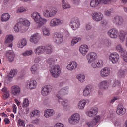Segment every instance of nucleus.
I'll return each instance as SVG.
<instances>
[{"label":"nucleus","instance_id":"nucleus-1","mask_svg":"<svg viewBox=\"0 0 127 127\" xmlns=\"http://www.w3.org/2000/svg\"><path fill=\"white\" fill-rule=\"evenodd\" d=\"M48 63L50 65L49 68L52 77L55 78H58L61 74V70L59 65H54L55 60L52 58H49L48 60Z\"/></svg>","mask_w":127,"mask_h":127},{"label":"nucleus","instance_id":"nucleus-2","mask_svg":"<svg viewBox=\"0 0 127 127\" xmlns=\"http://www.w3.org/2000/svg\"><path fill=\"white\" fill-rule=\"evenodd\" d=\"M30 25V22L26 19H20V21L17 23L14 27V30L15 32H18L19 31L21 32H25L28 27Z\"/></svg>","mask_w":127,"mask_h":127},{"label":"nucleus","instance_id":"nucleus-3","mask_svg":"<svg viewBox=\"0 0 127 127\" xmlns=\"http://www.w3.org/2000/svg\"><path fill=\"white\" fill-rule=\"evenodd\" d=\"M32 18L35 20L36 23L38 24V27L40 28V27H41V26L44 25L47 22V20L41 18L39 13L37 12H34L32 14Z\"/></svg>","mask_w":127,"mask_h":127},{"label":"nucleus","instance_id":"nucleus-4","mask_svg":"<svg viewBox=\"0 0 127 127\" xmlns=\"http://www.w3.org/2000/svg\"><path fill=\"white\" fill-rule=\"evenodd\" d=\"M69 25L73 30L78 29L80 27V21H79V19L78 18L71 19Z\"/></svg>","mask_w":127,"mask_h":127},{"label":"nucleus","instance_id":"nucleus-5","mask_svg":"<svg viewBox=\"0 0 127 127\" xmlns=\"http://www.w3.org/2000/svg\"><path fill=\"white\" fill-rule=\"evenodd\" d=\"M80 115L78 113L73 114L68 119V122L71 125H76L80 121Z\"/></svg>","mask_w":127,"mask_h":127},{"label":"nucleus","instance_id":"nucleus-6","mask_svg":"<svg viewBox=\"0 0 127 127\" xmlns=\"http://www.w3.org/2000/svg\"><path fill=\"white\" fill-rule=\"evenodd\" d=\"M68 92L69 87L68 86H65L61 88L58 92H57L56 97H57L58 99H60L61 97H64V96L67 95Z\"/></svg>","mask_w":127,"mask_h":127},{"label":"nucleus","instance_id":"nucleus-7","mask_svg":"<svg viewBox=\"0 0 127 127\" xmlns=\"http://www.w3.org/2000/svg\"><path fill=\"white\" fill-rule=\"evenodd\" d=\"M58 12V10L56 8H53L50 10L49 11L48 10H46L43 12V14L45 17L49 18V17H53L55 16L56 13Z\"/></svg>","mask_w":127,"mask_h":127},{"label":"nucleus","instance_id":"nucleus-8","mask_svg":"<svg viewBox=\"0 0 127 127\" xmlns=\"http://www.w3.org/2000/svg\"><path fill=\"white\" fill-rule=\"evenodd\" d=\"M64 21L57 18L52 19L50 22V26L51 27H55L59 26V25H62Z\"/></svg>","mask_w":127,"mask_h":127},{"label":"nucleus","instance_id":"nucleus-9","mask_svg":"<svg viewBox=\"0 0 127 127\" xmlns=\"http://www.w3.org/2000/svg\"><path fill=\"white\" fill-rule=\"evenodd\" d=\"M112 22L115 25L121 26L124 24V18L122 16H116L112 18Z\"/></svg>","mask_w":127,"mask_h":127},{"label":"nucleus","instance_id":"nucleus-10","mask_svg":"<svg viewBox=\"0 0 127 127\" xmlns=\"http://www.w3.org/2000/svg\"><path fill=\"white\" fill-rule=\"evenodd\" d=\"M52 91V86L51 85H47L44 86L42 88L41 93L42 96H48L49 94V93H50Z\"/></svg>","mask_w":127,"mask_h":127},{"label":"nucleus","instance_id":"nucleus-11","mask_svg":"<svg viewBox=\"0 0 127 127\" xmlns=\"http://www.w3.org/2000/svg\"><path fill=\"white\" fill-rule=\"evenodd\" d=\"M97 53L95 52H91L89 53L86 56V58L88 60V63H92V62H94L97 59Z\"/></svg>","mask_w":127,"mask_h":127},{"label":"nucleus","instance_id":"nucleus-12","mask_svg":"<svg viewBox=\"0 0 127 127\" xmlns=\"http://www.w3.org/2000/svg\"><path fill=\"white\" fill-rule=\"evenodd\" d=\"M92 18L94 21H101L103 19V14L100 12L94 11L92 13Z\"/></svg>","mask_w":127,"mask_h":127},{"label":"nucleus","instance_id":"nucleus-13","mask_svg":"<svg viewBox=\"0 0 127 127\" xmlns=\"http://www.w3.org/2000/svg\"><path fill=\"white\" fill-rule=\"evenodd\" d=\"M107 34L111 38H117L119 35V31L116 28H112L108 31Z\"/></svg>","mask_w":127,"mask_h":127},{"label":"nucleus","instance_id":"nucleus-14","mask_svg":"<svg viewBox=\"0 0 127 127\" xmlns=\"http://www.w3.org/2000/svg\"><path fill=\"white\" fill-rule=\"evenodd\" d=\"M104 62H103L102 60H99L98 62H93L91 64V67L93 68V69L102 68Z\"/></svg>","mask_w":127,"mask_h":127},{"label":"nucleus","instance_id":"nucleus-15","mask_svg":"<svg viewBox=\"0 0 127 127\" xmlns=\"http://www.w3.org/2000/svg\"><path fill=\"white\" fill-rule=\"evenodd\" d=\"M99 88L101 91H106L109 88V82L106 80L100 82L99 84Z\"/></svg>","mask_w":127,"mask_h":127},{"label":"nucleus","instance_id":"nucleus-16","mask_svg":"<svg viewBox=\"0 0 127 127\" xmlns=\"http://www.w3.org/2000/svg\"><path fill=\"white\" fill-rule=\"evenodd\" d=\"M92 90L93 86L91 85H88L83 91V96H84V97H88V96H89L91 93H92Z\"/></svg>","mask_w":127,"mask_h":127},{"label":"nucleus","instance_id":"nucleus-17","mask_svg":"<svg viewBox=\"0 0 127 127\" xmlns=\"http://www.w3.org/2000/svg\"><path fill=\"white\" fill-rule=\"evenodd\" d=\"M116 114L119 116H123L126 114V109L124 108V106L122 104H119L116 110Z\"/></svg>","mask_w":127,"mask_h":127},{"label":"nucleus","instance_id":"nucleus-18","mask_svg":"<svg viewBox=\"0 0 127 127\" xmlns=\"http://www.w3.org/2000/svg\"><path fill=\"white\" fill-rule=\"evenodd\" d=\"M110 68L109 67H104L102 69L100 72V75L103 78H106V77H108L109 75H110Z\"/></svg>","mask_w":127,"mask_h":127},{"label":"nucleus","instance_id":"nucleus-19","mask_svg":"<svg viewBox=\"0 0 127 127\" xmlns=\"http://www.w3.org/2000/svg\"><path fill=\"white\" fill-rule=\"evenodd\" d=\"M37 85L36 81L30 79L28 81L27 86L29 87L30 90H33V89H35V88H36Z\"/></svg>","mask_w":127,"mask_h":127},{"label":"nucleus","instance_id":"nucleus-20","mask_svg":"<svg viewBox=\"0 0 127 127\" xmlns=\"http://www.w3.org/2000/svg\"><path fill=\"white\" fill-rule=\"evenodd\" d=\"M35 53L38 54V55H40L45 52V46H40L34 49Z\"/></svg>","mask_w":127,"mask_h":127},{"label":"nucleus","instance_id":"nucleus-21","mask_svg":"<svg viewBox=\"0 0 127 127\" xmlns=\"http://www.w3.org/2000/svg\"><path fill=\"white\" fill-rule=\"evenodd\" d=\"M98 112V108L97 107H93L91 109L90 111H88L86 112L87 115L89 117H94V116H96L97 113Z\"/></svg>","mask_w":127,"mask_h":127},{"label":"nucleus","instance_id":"nucleus-22","mask_svg":"<svg viewBox=\"0 0 127 127\" xmlns=\"http://www.w3.org/2000/svg\"><path fill=\"white\" fill-rule=\"evenodd\" d=\"M12 41H13V36L12 35L7 36L5 44H9L8 47L12 48Z\"/></svg>","mask_w":127,"mask_h":127},{"label":"nucleus","instance_id":"nucleus-23","mask_svg":"<svg viewBox=\"0 0 127 127\" xmlns=\"http://www.w3.org/2000/svg\"><path fill=\"white\" fill-rule=\"evenodd\" d=\"M12 94L15 96H18L20 94V87L17 85L12 86Z\"/></svg>","mask_w":127,"mask_h":127},{"label":"nucleus","instance_id":"nucleus-24","mask_svg":"<svg viewBox=\"0 0 127 127\" xmlns=\"http://www.w3.org/2000/svg\"><path fill=\"white\" fill-rule=\"evenodd\" d=\"M80 52L82 54V55H85L87 54L88 51H89V48L87 45H82L79 47Z\"/></svg>","mask_w":127,"mask_h":127},{"label":"nucleus","instance_id":"nucleus-25","mask_svg":"<svg viewBox=\"0 0 127 127\" xmlns=\"http://www.w3.org/2000/svg\"><path fill=\"white\" fill-rule=\"evenodd\" d=\"M78 66V64L76 62H71L70 63V64H68L66 68L67 70H69V71H73V70H75L76 68Z\"/></svg>","mask_w":127,"mask_h":127},{"label":"nucleus","instance_id":"nucleus-26","mask_svg":"<svg viewBox=\"0 0 127 127\" xmlns=\"http://www.w3.org/2000/svg\"><path fill=\"white\" fill-rule=\"evenodd\" d=\"M6 56L8 57L10 61H13L14 60V53L12 50H9L6 54Z\"/></svg>","mask_w":127,"mask_h":127},{"label":"nucleus","instance_id":"nucleus-27","mask_svg":"<svg viewBox=\"0 0 127 127\" xmlns=\"http://www.w3.org/2000/svg\"><path fill=\"white\" fill-rule=\"evenodd\" d=\"M39 39H40V37L39 36V35L34 34L31 36L30 38V41L31 42L36 44V43L38 42V40H39Z\"/></svg>","mask_w":127,"mask_h":127},{"label":"nucleus","instance_id":"nucleus-28","mask_svg":"<svg viewBox=\"0 0 127 127\" xmlns=\"http://www.w3.org/2000/svg\"><path fill=\"white\" fill-rule=\"evenodd\" d=\"M54 110L53 109H48L46 111L44 112V116L46 118H50L52 116L54 115Z\"/></svg>","mask_w":127,"mask_h":127},{"label":"nucleus","instance_id":"nucleus-29","mask_svg":"<svg viewBox=\"0 0 127 127\" xmlns=\"http://www.w3.org/2000/svg\"><path fill=\"white\" fill-rule=\"evenodd\" d=\"M17 74V70L16 69L11 70L9 73V74L7 75L9 81H10V79H12V78H14V77H15V76Z\"/></svg>","mask_w":127,"mask_h":127},{"label":"nucleus","instance_id":"nucleus-30","mask_svg":"<svg viewBox=\"0 0 127 127\" xmlns=\"http://www.w3.org/2000/svg\"><path fill=\"white\" fill-rule=\"evenodd\" d=\"M58 102L63 107L68 106V100L67 99H63L62 98H58Z\"/></svg>","mask_w":127,"mask_h":127},{"label":"nucleus","instance_id":"nucleus-31","mask_svg":"<svg viewBox=\"0 0 127 127\" xmlns=\"http://www.w3.org/2000/svg\"><path fill=\"white\" fill-rule=\"evenodd\" d=\"M10 18V15H9L7 13L3 14L1 17V21L2 22L8 21Z\"/></svg>","mask_w":127,"mask_h":127},{"label":"nucleus","instance_id":"nucleus-32","mask_svg":"<svg viewBox=\"0 0 127 127\" xmlns=\"http://www.w3.org/2000/svg\"><path fill=\"white\" fill-rule=\"evenodd\" d=\"M126 35H127L126 31L121 30L120 31L119 38L122 42L125 41V37H126Z\"/></svg>","mask_w":127,"mask_h":127},{"label":"nucleus","instance_id":"nucleus-33","mask_svg":"<svg viewBox=\"0 0 127 127\" xmlns=\"http://www.w3.org/2000/svg\"><path fill=\"white\" fill-rule=\"evenodd\" d=\"M45 52L47 54H51L52 53V46L50 45H46L45 46Z\"/></svg>","mask_w":127,"mask_h":127},{"label":"nucleus","instance_id":"nucleus-34","mask_svg":"<svg viewBox=\"0 0 127 127\" xmlns=\"http://www.w3.org/2000/svg\"><path fill=\"white\" fill-rule=\"evenodd\" d=\"M86 105V100H83L80 101L78 105V108L80 109V110H83L84 108H85V106Z\"/></svg>","mask_w":127,"mask_h":127},{"label":"nucleus","instance_id":"nucleus-35","mask_svg":"<svg viewBox=\"0 0 127 127\" xmlns=\"http://www.w3.org/2000/svg\"><path fill=\"white\" fill-rule=\"evenodd\" d=\"M38 67L39 65L38 64H34L30 69L31 73L34 75L37 72V70H38Z\"/></svg>","mask_w":127,"mask_h":127},{"label":"nucleus","instance_id":"nucleus-36","mask_svg":"<svg viewBox=\"0 0 127 127\" xmlns=\"http://www.w3.org/2000/svg\"><path fill=\"white\" fill-rule=\"evenodd\" d=\"M81 39L80 37H76L74 38L71 41V45L72 46H74V45H75V44H76V43H78V42L81 41Z\"/></svg>","mask_w":127,"mask_h":127},{"label":"nucleus","instance_id":"nucleus-37","mask_svg":"<svg viewBox=\"0 0 127 127\" xmlns=\"http://www.w3.org/2000/svg\"><path fill=\"white\" fill-rule=\"evenodd\" d=\"M53 40L56 44H61V43L63 42V36L62 37H60V38L54 39Z\"/></svg>","mask_w":127,"mask_h":127},{"label":"nucleus","instance_id":"nucleus-38","mask_svg":"<svg viewBox=\"0 0 127 127\" xmlns=\"http://www.w3.org/2000/svg\"><path fill=\"white\" fill-rule=\"evenodd\" d=\"M85 75L83 74H79L77 76V79H78L80 83H83V82H85Z\"/></svg>","mask_w":127,"mask_h":127},{"label":"nucleus","instance_id":"nucleus-39","mask_svg":"<svg viewBox=\"0 0 127 127\" xmlns=\"http://www.w3.org/2000/svg\"><path fill=\"white\" fill-rule=\"evenodd\" d=\"M63 36L61 33L59 32H55L53 34V39H56V38H59L60 37H62Z\"/></svg>","mask_w":127,"mask_h":127},{"label":"nucleus","instance_id":"nucleus-40","mask_svg":"<svg viewBox=\"0 0 127 127\" xmlns=\"http://www.w3.org/2000/svg\"><path fill=\"white\" fill-rule=\"evenodd\" d=\"M62 7L64 9H67V8H70L71 6H70V5L69 4H67L65 2L64 0H62Z\"/></svg>","mask_w":127,"mask_h":127},{"label":"nucleus","instance_id":"nucleus-41","mask_svg":"<svg viewBox=\"0 0 127 127\" xmlns=\"http://www.w3.org/2000/svg\"><path fill=\"white\" fill-rule=\"evenodd\" d=\"M28 106H29V101H28V99H24V101L23 102V107L24 108H27Z\"/></svg>","mask_w":127,"mask_h":127},{"label":"nucleus","instance_id":"nucleus-42","mask_svg":"<svg viewBox=\"0 0 127 127\" xmlns=\"http://www.w3.org/2000/svg\"><path fill=\"white\" fill-rule=\"evenodd\" d=\"M121 56L125 62H127V52L124 51L121 53Z\"/></svg>","mask_w":127,"mask_h":127},{"label":"nucleus","instance_id":"nucleus-43","mask_svg":"<svg viewBox=\"0 0 127 127\" xmlns=\"http://www.w3.org/2000/svg\"><path fill=\"white\" fill-rule=\"evenodd\" d=\"M42 30L44 35H49V29H48V28L43 27L42 28Z\"/></svg>","mask_w":127,"mask_h":127},{"label":"nucleus","instance_id":"nucleus-44","mask_svg":"<svg viewBox=\"0 0 127 127\" xmlns=\"http://www.w3.org/2000/svg\"><path fill=\"white\" fill-rule=\"evenodd\" d=\"M86 125L88 127H93L94 126L96 125L95 122L92 120L90 121H88L86 123Z\"/></svg>","mask_w":127,"mask_h":127},{"label":"nucleus","instance_id":"nucleus-45","mask_svg":"<svg viewBox=\"0 0 127 127\" xmlns=\"http://www.w3.org/2000/svg\"><path fill=\"white\" fill-rule=\"evenodd\" d=\"M18 125L20 127H25V122L21 119L18 120Z\"/></svg>","mask_w":127,"mask_h":127},{"label":"nucleus","instance_id":"nucleus-46","mask_svg":"<svg viewBox=\"0 0 127 127\" xmlns=\"http://www.w3.org/2000/svg\"><path fill=\"white\" fill-rule=\"evenodd\" d=\"M125 71L124 70L120 69L118 71V76L120 77H124L125 76Z\"/></svg>","mask_w":127,"mask_h":127},{"label":"nucleus","instance_id":"nucleus-47","mask_svg":"<svg viewBox=\"0 0 127 127\" xmlns=\"http://www.w3.org/2000/svg\"><path fill=\"white\" fill-rule=\"evenodd\" d=\"M116 50L119 51V52H121V53H123V52H125L126 51H124L123 49V47H122V45L121 44H119L116 47Z\"/></svg>","mask_w":127,"mask_h":127},{"label":"nucleus","instance_id":"nucleus-48","mask_svg":"<svg viewBox=\"0 0 127 127\" xmlns=\"http://www.w3.org/2000/svg\"><path fill=\"white\" fill-rule=\"evenodd\" d=\"M32 50H30L29 51H26L22 54V55L23 56H28L29 55H32Z\"/></svg>","mask_w":127,"mask_h":127},{"label":"nucleus","instance_id":"nucleus-49","mask_svg":"<svg viewBox=\"0 0 127 127\" xmlns=\"http://www.w3.org/2000/svg\"><path fill=\"white\" fill-rule=\"evenodd\" d=\"M118 56H119V54H118V53H113L111 54L109 56V59L111 60V59L116 58Z\"/></svg>","mask_w":127,"mask_h":127},{"label":"nucleus","instance_id":"nucleus-50","mask_svg":"<svg viewBox=\"0 0 127 127\" xmlns=\"http://www.w3.org/2000/svg\"><path fill=\"white\" fill-rule=\"evenodd\" d=\"M120 85H121V82H120V81L118 80H114L112 84V87L115 88L116 86H120Z\"/></svg>","mask_w":127,"mask_h":127},{"label":"nucleus","instance_id":"nucleus-51","mask_svg":"<svg viewBox=\"0 0 127 127\" xmlns=\"http://www.w3.org/2000/svg\"><path fill=\"white\" fill-rule=\"evenodd\" d=\"M120 58V56H117L116 58H114V59H111L110 60H111L112 63L114 64L117 63L118 61H119V59Z\"/></svg>","mask_w":127,"mask_h":127},{"label":"nucleus","instance_id":"nucleus-52","mask_svg":"<svg viewBox=\"0 0 127 127\" xmlns=\"http://www.w3.org/2000/svg\"><path fill=\"white\" fill-rule=\"evenodd\" d=\"M112 13H113V10L112 9H109L105 11V14L106 16H110Z\"/></svg>","mask_w":127,"mask_h":127},{"label":"nucleus","instance_id":"nucleus-53","mask_svg":"<svg viewBox=\"0 0 127 127\" xmlns=\"http://www.w3.org/2000/svg\"><path fill=\"white\" fill-rule=\"evenodd\" d=\"M24 11H26V10H25L23 7H21L20 8H18L17 10V13H21V12H24Z\"/></svg>","mask_w":127,"mask_h":127},{"label":"nucleus","instance_id":"nucleus-54","mask_svg":"<svg viewBox=\"0 0 127 127\" xmlns=\"http://www.w3.org/2000/svg\"><path fill=\"white\" fill-rule=\"evenodd\" d=\"M32 114L33 116H40V112L39 110H34L32 111Z\"/></svg>","mask_w":127,"mask_h":127},{"label":"nucleus","instance_id":"nucleus-55","mask_svg":"<svg viewBox=\"0 0 127 127\" xmlns=\"http://www.w3.org/2000/svg\"><path fill=\"white\" fill-rule=\"evenodd\" d=\"M101 119V116H96V117L94 118V119H93V120L95 122V124H96L100 121V119Z\"/></svg>","mask_w":127,"mask_h":127},{"label":"nucleus","instance_id":"nucleus-56","mask_svg":"<svg viewBox=\"0 0 127 127\" xmlns=\"http://www.w3.org/2000/svg\"><path fill=\"white\" fill-rule=\"evenodd\" d=\"M10 96V95L9 94V92L5 93L3 96V99H4V100H7V99H8Z\"/></svg>","mask_w":127,"mask_h":127},{"label":"nucleus","instance_id":"nucleus-57","mask_svg":"<svg viewBox=\"0 0 127 127\" xmlns=\"http://www.w3.org/2000/svg\"><path fill=\"white\" fill-rule=\"evenodd\" d=\"M80 0H71L73 4H75V5H78L79 3L81 2Z\"/></svg>","mask_w":127,"mask_h":127},{"label":"nucleus","instance_id":"nucleus-58","mask_svg":"<svg viewBox=\"0 0 127 127\" xmlns=\"http://www.w3.org/2000/svg\"><path fill=\"white\" fill-rule=\"evenodd\" d=\"M55 127H65L63 124L58 123L55 125Z\"/></svg>","mask_w":127,"mask_h":127},{"label":"nucleus","instance_id":"nucleus-59","mask_svg":"<svg viewBox=\"0 0 127 127\" xmlns=\"http://www.w3.org/2000/svg\"><path fill=\"white\" fill-rule=\"evenodd\" d=\"M20 42L22 45H24V46H25L26 44H27V42L25 39H23Z\"/></svg>","mask_w":127,"mask_h":127},{"label":"nucleus","instance_id":"nucleus-60","mask_svg":"<svg viewBox=\"0 0 127 127\" xmlns=\"http://www.w3.org/2000/svg\"><path fill=\"white\" fill-rule=\"evenodd\" d=\"M12 108H13V113H14L15 114H16V110L17 109V107H16V105L15 104H13Z\"/></svg>","mask_w":127,"mask_h":127},{"label":"nucleus","instance_id":"nucleus-61","mask_svg":"<svg viewBox=\"0 0 127 127\" xmlns=\"http://www.w3.org/2000/svg\"><path fill=\"white\" fill-rule=\"evenodd\" d=\"M4 122H5V125H8V124H9V123H10V121H9V119H8V118H5Z\"/></svg>","mask_w":127,"mask_h":127},{"label":"nucleus","instance_id":"nucleus-62","mask_svg":"<svg viewBox=\"0 0 127 127\" xmlns=\"http://www.w3.org/2000/svg\"><path fill=\"white\" fill-rule=\"evenodd\" d=\"M40 61V58L37 57L35 59L34 62V63H39Z\"/></svg>","mask_w":127,"mask_h":127},{"label":"nucleus","instance_id":"nucleus-63","mask_svg":"<svg viewBox=\"0 0 127 127\" xmlns=\"http://www.w3.org/2000/svg\"><path fill=\"white\" fill-rule=\"evenodd\" d=\"M2 91L3 92V93H5V94L9 93L7 88L5 87H3V88L2 89Z\"/></svg>","mask_w":127,"mask_h":127},{"label":"nucleus","instance_id":"nucleus-64","mask_svg":"<svg viewBox=\"0 0 127 127\" xmlns=\"http://www.w3.org/2000/svg\"><path fill=\"white\" fill-rule=\"evenodd\" d=\"M38 123H39V119H38L32 121L33 124H35L36 125H37Z\"/></svg>","mask_w":127,"mask_h":127}]
</instances>
